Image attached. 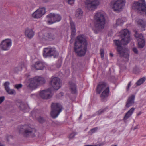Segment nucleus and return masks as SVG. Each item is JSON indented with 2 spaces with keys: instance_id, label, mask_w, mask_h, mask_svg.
I'll return each instance as SVG.
<instances>
[{
  "instance_id": "nucleus-7",
  "label": "nucleus",
  "mask_w": 146,
  "mask_h": 146,
  "mask_svg": "<svg viewBox=\"0 0 146 146\" xmlns=\"http://www.w3.org/2000/svg\"><path fill=\"white\" fill-rule=\"evenodd\" d=\"M58 53L54 47H48L44 48L43 56L45 58L51 57H54L58 56Z\"/></svg>"
},
{
  "instance_id": "nucleus-45",
  "label": "nucleus",
  "mask_w": 146,
  "mask_h": 146,
  "mask_svg": "<svg viewBox=\"0 0 146 146\" xmlns=\"http://www.w3.org/2000/svg\"><path fill=\"white\" fill-rule=\"evenodd\" d=\"M133 51L134 52V53L136 54L138 53V51L137 50V49L136 48H133Z\"/></svg>"
},
{
  "instance_id": "nucleus-14",
  "label": "nucleus",
  "mask_w": 146,
  "mask_h": 146,
  "mask_svg": "<svg viewBox=\"0 0 146 146\" xmlns=\"http://www.w3.org/2000/svg\"><path fill=\"white\" fill-rule=\"evenodd\" d=\"M97 91H109L110 88L107 83L104 82H100L96 87Z\"/></svg>"
},
{
  "instance_id": "nucleus-4",
  "label": "nucleus",
  "mask_w": 146,
  "mask_h": 146,
  "mask_svg": "<svg viewBox=\"0 0 146 146\" xmlns=\"http://www.w3.org/2000/svg\"><path fill=\"white\" fill-rule=\"evenodd\" d=\"M125 3V0H111L109 5L110 7L116 12L120 11Z\"/></svg>"
},
{
  "instance_id": "nucleus-47",
  "label": "nucleus",
  "mask_w": 146,
  "mask_h": 146,
  "mask_svg": "<svg viewBox=\"0 0 146 146\" xmlns=\"http://www.w3.org/2000/svg\"><path fill=\"white\" fill-rule=\"evenodd\" d=\"M104 144L103 143H101L95 145H96L97 146H102L104 145Z\"/></svg>"
},
{
  "instance_id": "nucleus-34",
  "label": "nucleus",
  "mask_w": 146,
  "mask_h": 146,
  "mask_svg": "<svg viewBox=\"0 0 146 146\" xmlns=\"http://www.w3.org/2000/svg\"><path fill=\"white\" fill-rule=\"evenodd\" d=\"M70 89L72 91H76V87L75 84L74 83L71 84L70 86Z\"/></svg>"
},
{
  "instance_id": "nucleus-43",
  "label": "nucleus",
  "mask_w": 146,
  "mask_h": 146,
  "mask_svg": "<svg viewBox=\"0 0 146 146\" xmlns=\"http://www.w3.org/2000/svg\"><path fill=\"white\" fill-rule=\"evenodd\" d=\"M63 95V93L62 92H60L58 95H56V97L59 98Z\"/></svg>"
},
{
  "instance_id": "nucleus-3",
  "label": "nucleus",
  "mask_w": 146,
  "mask_h": 146,
  "mask_svg": "<svg viewBox=\"0 0 146 146\" xmlns=\"http://www.w3.org/2000/svg\"><path fill=\"white\" fill-rule=\"evenodd\" d=\"M20 133L22 134L24 136L28 137L31 136L32 137L35 136V133L36 130L27 125H21L19 129Z\"/></svg>"
},
{
  "instance_id": "nucleus-25",
  "label": "nucleus",
  "mask_w": 146,
  "mask_h": 146,
  "mask_svg": "<svg viewBox=\"0 0 146 146\" xmlns=\"http://www.w3.org/2000/svg\"><path fill=\"white\" fill-rule=\"evenodd\" d=\"M109 92H102L100 95L102 101L104 102L106 101V99L109 94Z\"/></svg>"
},
{
  "instance_id": "nucleus-32",
  "label": "nucleus",
  "mask_w": 146,
  "mask_h": 146,
  "mask_svg": "<svg viewBox=\"0 0 146 146\" xmlns=\"http://www.w3.org/2000/svg\"><path fill=\"white\" fill-rule=\"evenodd\" d=\"M145 45V41L144 40H141L138 42V47L139 48H143Z\"/></svg>"
},
{
  "instance_id": "nucleus-37",
  "label": "nucleus",
  "mask_w": 146,
  "mask_h": 146,
  "mask_svg": "<svg viewBox=\"0 0 146 146\" xmlns=\"http://www.w3.org/2000/svg\"><path fill=\"white\" fill-rule=\"evenodd\" d=\"M77 134V133L76 132H73L72 133H70L69 136V138L70 139H72Z\"/></svg>"
},
{
  "instance_id": "nucleus-27",
  "label": "nucleus",
  "mask_w": 146,
  "mask_h": 146,
  "mask_svg": "<svg viewBox=\"0 0 146 146\" xmlns=\"http://www.w3.org/2000/svg\"><path fill=\"white\" fill-rule=\"evenodd\" d=\"M135 36L138 40H144L143 35L141 34H139L137 31L135 32Z\"/></svg>"
},
{
  "instance_id": "nucleus-9",
  "label": "nucleus",
  "mask_w": 146,
  "mask_h": 146,
  "mask_svg": "<svg viewBox=\"0 0 146 146\" xmlns=\"http://www.w3.org/2000/svg\"><path fill=\"white\" fill-rule=\"evenodd\" d=\"M50 84L52 87V89H49L47 91H52L53 89L55 90H58L61 87V82L59 78L56 77H52ZM41 91H46V90H44Z\"/></svg>"
},
{
  "instance_id": "nucleus-50",
  "label": "nucleus",
  "mask_w": 146,
  "mask_h": 146,
  "mask_svg": "<svg viewBox=\"0 0 146 146\" xmlns=\"http://www.w3.org/2000/svg\"><path fill=\"white\" fill-rule=\"evenodd\" d=\"M111 146H117L116 145H112Z\"/></svg>"
},
{
  "instance_id": "nucleus-33",
  "label": "nucleus",
  "mask_w": 146,
  "mask_h": 146,
  "mask_svg": "<svg viewBox=\"0 0 146 146\" xmlns=\"http://www.w3.org/2000/svg\"><path fill=\"white\" fill-rule=\"evenodd\" d=\"M108 109V107H106L105 108L103 109H101L98 111L97 112L98 114V115H100L103 113H104L105 111H106Z\"/></svg>"
},
{
  "instance_id": "nucleus-42",
  "label": "nucleus",
  "mask_w": 146,
  "mask_h": 146,
  "mask_svg": "<svg viewBox=\"0 0 146 146\" xmlns=\"http://www.w3.org/2000/svg\"><path fill=\"white\" fill-rule=\"evenodd\" d=\"M131 81L128 84V85L126 87V89L127 91H128L129 90V88L131 85Z\"/></svg>"
},
{
  "instance_id": "nucleus-18",
  "label": "nucleus",
  "mask_w": 146,
  "mask_h": 146,
  "mask_svg": "<svg viewBox=\"0 0 146 146\" xmlns=\"http://www.w3.org/2000/svg\"><path fill=\"white\" fill-rule=\"evenodd\" d=\"M44 67L43 63L40 61H38L36 62L35 64L32 66V69H35L37 70H41L43 69Z\"/></svg>"
},
{
  "instance_id": "nucleus-53",
  "label": "nucleus",
  "mask_w": 146,
  "mask_h": 146,
  "mask_svg": "<svg viewBox=\"0 0 146 146\" xmlns=\"http://www.w3.org/2000/svg\"><path fill=\"white\" fill-rule=\"evenodd\" d=\"M76 92H75V93H76Z\"/></svg>"
},
{
  "instance_id": "nucleus-22",
  "label": "nucleus",
  "mask_w": 146,
  "mask_h": 146,
  "mask_svg": "<svg viewBox=\"0 0 146 146\" xmlns=\"http://www.w3.org/2000/svg\"><path fill=\"white\" fill-rule=\"evenodd\" d=\"M70 25L71 30V37L72 38H74L76 35V33L75 25L72 21H70Z\"/></svg>"
},
{
  "instance_id": "nucleus-26",
  "label": "nucleus",
  "mask_w": 146,
  "mask_h": 146,
  "mask_svg": "<svg viewBox=\"0 0 146 146\" xmlns=\"http://www.w3.org/2000/svg\"><path fill=\"white\" fill-rule=\"evenodd\" d=\"M146 78L145 77H143L139 79L136 83L134 85L135 87H136L137 86H140L145 81Z\"/></svg>"
},
{
  "instance_id": "nucleus-39",
  "label": "nucleus",
  "mask_w": 146,
  "mask_h": 146,
  "mask_svg": "<svg viewBox=\"0 0 146 146\" xmlns=\"http://www.w3.org/2000/svg\"><path fill=\"white\" fill-rule=\"evenodd\" d=\"M22 85L21 84H17L15 86V88L17 89H19L22 88Z\"/></svg>"
},
{
  "instance_id": "nucleus-28",
  "label": "nucleus",
  "mask_w": 146,
  "mask_h": 146,
  "mask_svg": "<svg viewBox=\"0 0 146 146\" xmlns=\"http://www.w3.org/2000/svg\"><path fill=\"white\" fill-rule=\"evenodd\" d=\"M17 106H19V108H20L22 110H24L26 109V105L21 102V101H20L19 102L17 103Z\"/></svg>"
},
{
  "instance_id": "nucleus-31",
  "label": "nucleus",
  "mask_w": 146,
  "mask_h": 146,
  "mask_svg": "<svg viewBox=\"0 0 146 146\" xmlns=\"http://www.w3.org/2000/svg\"><path fill=\"white\" fill-rule=\"evenodd\" d=\"M83 12L81 9H79L76 11V16L77 17H79L82 15Z\"/></svg>"
},
{
  "instance_id": "nucleus-21",
  "label": "nucleus",
  "mask_w": 146,
  "mask_h": 146,
  "mask_svg": "<svg viewBox=\"0 0 146 146\" xmlns=\"http://www.w3.org/2000/svg\"><path fill=\"white\" fill-rule=\"evenodd\" d=\"M136 21L138 26L141 28L142 31H145V28L146 27V21L142 19H139Z\"/></svg>"
},
{
  "instance_id": "nucleus-38",
  "label": "nucleus",
  "mask_w": 146,
  "mask_h": 146,
  "mask_svg": "<svg viewBox=\"0 0 146 146\" xmlns=\"http://www.w3.org/2000/svg\"><path fill=\"white\" fill-rule=\"evenodd\" d=\"M38 121L39 122V123H44L45 121V119L42 117L41 116H39L38 117L37 119Z\"/></svg>"
},
{
  "instance_id": "nucleus-30",
  "label": "nucleus",
  "mask_w": 146,
  "mask_h": 146,
  "mask_svg": "<svg viewBox=\"0 0 146 146\" xmlns=\"http://www.w3.org/2000/svg\"><path fill=\"white\" fill-rule=\"evenodd\" d=\"M54 23L56 22L59 21L61 19V17L60 15L58 14H54Z\"/></svg>"
},
{
  "instance_id": "nucleus-6",
  "label": "nucleus",
  "mask_w": 146,
  "mask_h": 146,
  "mask_svg": "<svg viewBox=\"0 0 146 146\" xmlns=\"http://www.w3.org/2000/svg\"><path fill=\"white\" fill-rule=\"evenodd\" d=\"M62 109L63 107L60 103H52L51 105V116L53 118H56L62 111Z\"/></svg>"
},
{
  "instance_id": "nucleus-1",
  "label": "nucleus",
  "mask_w": 146,
  "mask_h": 146,
  "mask_svg": "<svg viewBox=\"0 0 146 146\" xmlns=\"http://www.w3.org/2000/svg\"><path fill=\"white\" fill-rule=\"evenodd\" d=\"M94 27L92 29L94 33H98L104 29L106 23L104 13L98 11L95 13L94 17Z\"/></svg>"
},
{
  "instance_id": "nucleus-49",
  "label": "nucleus",
  "mask_w": 146,
  "mask_h": 146,
  "mask_svg": "<svg viewBox=\"0 0 146 146\" xmlns=\"http://www.w3.org/2000/svg\"><path fill=\"white\" fill-rule=\"evenodd\" d=\"M110 56H111V57H113V54L112 53H110Z\"/></svg>"
},
{
  "instance_id": "nucleus-23",
  "label": "nucleus",
  "mask_w": 146,
  "mask_h": 146,
  "mask_svg": "<svg viewBox=\"0 0 146 146\" xmlns=\"http://www.w3.org/2000/svg\"><path fill=\"white\" fill-rule=\"evenodd\" d=\"M135 108H131L127 113L125 114L124 118V120H127L129 118L133 113Z\"/></svg>"
},
{
  "instance_id": "nucleus-48",
  "label": "nucleus",
  "mask_w": 146,
  "mask_h": 146,
  "mask_svg": "<svg viewBox=\"0 0 146 146\" xmlns=\"http://www.w3.org/2000/svg\"><path fill=\"white\" fill-rule=\"evenodd\" d=\"M142 113V112L141 111L139 112L137 114V116H139L141 115Z\"/></svg>"
},
{
  "instance_id": "nucleus-19",
  "label": "nucleus",
  "mask_w": 146,
  "mask_h": 146,
  "mask_svg": "<svg viewBox=\"0 0 146 146\" xmlns=\"http://www.w3.org/2000/svg\"><path fill=\"white\" fill-rule=\"evenodd\" d=\"M34 34L35 32L31 29L27 28L25 30V35L26 37L29 39L32 38L33 37Z\"/></svg>"
},
{
  "instance_id": "nucleus-36",
  "label": "nucleus",
  "mask_w": 146,
  "mask_h": 146,
  "mask_svg": "<svg viewBox=\"0 0 146 146\" xmlns=\"http://www.w3.org/2000/svg\"><path fill=\"white\" fill-rule=\"evenodd\" d=\"M123 21L121 19H118L116 21V24L117 25H121L123 23Z\"/></svg>"
},
{
  "instance_id": "nucleus-52",
  "label": "nucleus",
  "mask_w": 146,
  "mask_h": 146,
  "mask_svg": "<svg viewBox=\"0 0 146 146\" xmlns=\"http://www.w3.org/2000/svg\"><path fill=\"white\" fill-rule=\"evenodd\" d=\"M81 117H82V115H81L79 117V119H81Z\"/></svg>"
},
{
  "instance_id": "nucleus-5",
  "label": "nucleus",
  "mask_w": 146,
  "mask_h": 146,
  "mask_svg": "<svg viewBox=\"0 0 146 146\" xmlns=\"http://www.w3.org/2000/svg\"><path fill=\"white\" fill-rule=\"evenodd\" d=\"M45 82L44 78L40 76H36L30 80V88L32 90L36 88L38 86L43 84Z\"/></svg>"
},
{
  "instance_id": "nucleus-51",
  "label": "nucleus",
  "mask_w": 146,
  "mask_h": 146,
  "mask_svg": "<svg viewBox=\"0 0 146 146\" xmlns=\"http://www.w3.org/2000/svg\"><path fill=\"white\" fill-rule=\"evenodd\" d=\"M97 92V93H98V94H100V92Z\"/></svg>"
},
{
  "instance_id": "nucleus-46",
  "label": "nucleus",
  "mask_w": 146,
  "mask_h": 146,
  "mask_svg": "<svg viewBox=\"0 0 146 146\" xmlns=\"http://www.w3.org/2000/svg\"><path fill=\"white\" fill-rule=\"evenodd\" d=\"M8 94L10 95H14L15 92H7Z\"/></svg>"
},
{
  "instance_id": "nucleus-29",
  "label": "nucleus",
  "mask_w": 146,
  "mask_h": 146,
  "mask_svg": "<svg viewBox=\"0 0 146 146\" xmlns=\"http://www.w3.org/2000/svg\"><path fill=\"white\" fill-rule=\"evenodd\" d=\"M9 85L10 82L8 81H7L4 83L3 85L6 91H10V89L9 87Z\"/></svg>"
},
{
  "instance_id": "nucleus-2",
  "label": "nucleus",
  "mask_w": 146,
  "mask_h": 146,
  "mask_svg": "<svg viewBox=\"0 0 146 146\" xmlns=\"http://www.w3.org/2000/svg\"><path fill=\"white\" fill-rule=\"evenodd\" d=\"M130 32L127 29H125L120 32V36L121 38V40H115L113 42L115 45L117 46V51H119L123 48L122 45L127 44L130 41Z\"/></svg>"
},
{
  "instance_id": "nucleus-41",
  "label": "nucleus",
  "mask_w": 146,
  "mask_h": 146,
  "mask_svg": "<svg viewBox=\"0 0 146 146\" xmlns=\"http://www.w3.org/2000/svg\"><path fill=\"white\" fill-rule=\"evenodd\" d=\"M68 3L70 4H72L74 3L75 0H66Z\"/></svg>"
},
{
  "instance_id": "nucleus-44",
  "label": "nucleus",
  "mask_w": 146,
  "mask_h": 146,
  "mask_svg": "<svg viewBox=\"0 0 146 146\" xmlns=\"http://www.w3.org/2000/svg\"><path fill=\"white\" fill-rule=\"evenodd\" d=\"M5 100L4 96L0 97V104H1Z\"/></svg>"
},
{
  "instance_id": "nucleus-15",
  "label": "nucleus",
  "mask_w": 146,
  "mask_h": 146,
  "mask_svg": "<svg viewBox=\"0 0 146 146\" xmlns=\"http://www.w3.org/2000/svg\"><path fill=\"white\" fill-rule=\"evenodd\" d=\"M87 45V42L84 36L80 35L75 40L74 45Z\"/></svg>"
},
{
  "instance_id": "nucleus-17",
  "label": "nucleus",
  "mask_w": 146,
  "mask_h": 146,
  "mask_svg": "<svg viewBox=\"0 0 146 146\" xmlns=\"http://www.w3.org/2000/svg\"><path fill=\"white\" fill-rule=\"evenodd\" d=\"M135 97V96L134 94H132L128 97L125 106L126 107L128 108L134 104Z\"/></svg>"
},
{
  "instance_id": "nucleus-20",
  "label": "nucleus",
  "mask_w": 146,
  "mask_h": 146,
  "mask_svg": "<svg viewBox=\"0 0 146 146\" xmlns=\"http://www.w3.org/2000/svg\"><path fill=\"white\" fill-rule=\"evenodd\" d=\"M51 92H40V95L43 99H50L52 97L53 94Z\"/></svg>"
},
{
  "instance_id": "nucleus-35",
  "label": "nucleus",
  "mask_w": 146,
  "mask_h": 146,
  "mask_svg": "<svg viewBox=\"0 0 146 146\" xmlns=\"http://www.w3.org/2000/svg\"><path fill=\"white\" fill-rule=\"evenodd\" d=\"M98 127H96L91 129L88 132V134L92 135V133H95L98 130Z\"/></svg>"
},
{
  "instance_id": "nucleus-10",
  "label": "nucleus",
  "mask_w": 146,
  "mask_h": 146,
  "mask_svg": "<svg viewBox=\"0 0 146 146\" xmlns=\"http://www.w3.org/2000/svg\"><path fill=\"white\" fill-rule=\"evenodd\" d=\"M99 4L98 0H86L85 2V8L89 11L94 10Z\"/></svg>"
},
{
  "instance_id": "nucleus-8",
  "label": "nucleus",
  "mask_w": 146,
  "mask_h": 146,
  "mask_svg": "<svg viewBox=\"0 0 146 146\" xmlns=\"http://www.w3.org/2000/svg\"><path fill=\"white\" fill-rule=\"evenodd\" d=\"M41 39L46 41H51L55 38L54 33L52 31H42L39 34Z\"/></svg>"
},
{
  "instance_id": "nucleus-24",
  "label": "nucleus",
  "mask_w": 146,
  "mask_h": 146,
  "mask_svg": "<svg viewBox=\"0 0 146 146\" xmlns=\"http://www.w3.org/2000/svg\"><path fill=\"white\" fill-rule=\"evenodd\" d=\"M47 18L48 19V23L50 24H53L54 23V13H50L47 16Z\"/></svg>"
},
{
  "instance_id": "nucleus-16",
  "label": "nucleus",
  "mask_w": 146,
  "mask_h": 146,
  "mask_svg": "<svg viewBox=\"0 0 146 146\" xmlns=\"http://www.w3.org/2000/svg\"><path fill=\"white\" fill-rule=\"evenodd\" d=\"M45 12V9L44 8H40L32 14V16L35 18H39L44 15Z\"/></svg>"
},
{
  "instance_id": "nucleus-11",
  "label": "nucleus",
  "mask_w": 146,
  "mask_h": 146,
  "mask_svg": "<svg viewBox=\"0 0 146 146\" xmlns=\"http://www.w3.org/2000/svg\"><path fill=\"white\" fill-rule=\"evenodd\" d=\"M87 45H74V51L79 56H84L87 50Z\"/></svg>"
},
{
  "instance_id": "nucleus-40",
  "label": "nucleus",
  "mask_w": 146,
  "mask_h": 146,
  "mask_svg": "<svg viewBox=\"0 0 146 146\" xmlns=\"http://www.w3.org/2000/svg\"><path fill=\"white\" fill-rule=\"evenodd\" d=\"M101 58L103 59L104 58V50L103 49H101L100 50Z\"/></svg>"
},
{
  "instance_id": "nucleus-12",
  "label": "nucleus",
  "mask_w": 146,
  "mask_h": 146,
  "mask_svg": "<svg viewBox=\"0 0 146 146\" xmlns=\"http://www.w3.org/2000/svg\"><path fill=\"white\" fill-rule=\"evenodd\" d=\"M12 45V40L9 38L3 40L0 44L1 49L4 51L9 50Z\"/></svg>"
},
{
  "instance_id": "nucleus-13",
  "label": "nucleus",
  "mask_w": 146,
  "mask_h": 146,
  "mask_svg": "<svg viewBox=\"0 0 146 146\" xmlns=\"http://www.w3.org/2000/svg\"><path fill=\"white\" fill-rule=\"evenodd\" d=\"M117 52L120 57H123L127 61L129 60L130 52L128 49L123 48Z\"/></svg>"
}]
</instances>
